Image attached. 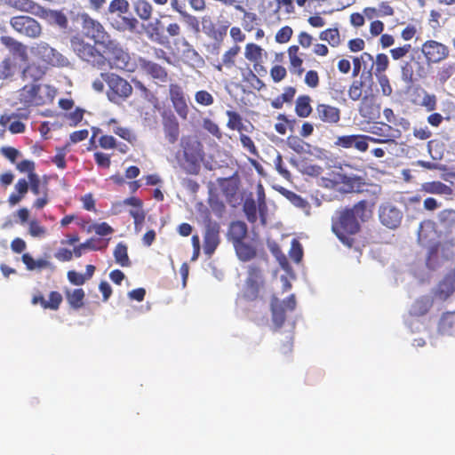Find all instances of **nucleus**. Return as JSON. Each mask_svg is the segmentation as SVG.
Instances as JSON below:
<instances>
[{
    "mask_svg": "<svg viewBox=\"0 0 455 455\" xmlns=\"http://www.w3.org/2000/svg\"><path fill=\"white\" fill-rule=\"evenodd\" d=\"M369 217L367 202L362 200L351 208L337 211L331 219V230L343 244L350 248L355 243L352 235L361 229L358 219L364 222Z\"/></svg>",
    "mask_w": 455,
    "mask_h": 455,
    "instance_id": "nucleus-1",
    "label": "nucleus"
},
{
    "mask_svg": "<svg viewBox=\"0 0 455 455\" xmlns=\"http://www.w3.org/2000/svg\"><path fill=\"white\" fill-rule=\"evenodd\" d=\"M332 188L343 193H364L374 199L381 194L382 188L379 184L365 181L358 176L348 177L345 173H337L334 181H331Z\"/></svg>",
    "mask_w": 455,
    "mask_h": 455,
    "instance_id": "nucleus-2",
    "label": "nucleus"
},
{
    "mask_svg": "<svg viewBox=\"0 0 455 455\" xmlns=\"http://www.w3.org/2000/svg\"><path fill=\"white\" fill-rule=\"evenodd\" d=\"M265 276L263 269L257 264H250L246 267V278L244 280L241 296L248 302H252L261 298V291L265 288Z\"/></svg>",
    "mask_w": 455,
    "mask_h": 455,
    "instance_id": "nucleus-3",
    "label": "nucleus"
},
{
    "mask_svg": "<svg viewBox=\"0 0 455 455\" xmlns=\"http://www.w3.org/2000/svg\"><path fill=\"white\" fill-rule=\"evenodd\" d=\"M95 43L91 44L79 36L75 35L70 38V47L74 53L83 61L92 66L101 67L105 64V56L96 48Z\"/></svg>",
    "mask_w": 455,
    "mask_h": 455,
    "instance_id": "nucleus-4",
    "label": "nucleus"
},
{
    "mask_svg": "<svg viewBox=\"0 0 455 455\" xmlns=\"http://www.w3.org/2000/svg\"><path fill=\"white\" fill-rule=\"evenodd\" d=\"M103 77L108 86L107 96L110 101L119 103L132 94V87L125 79L113 73L103 74Z\"/></svg>",
    "mask_w": 455,
    "mask_h": 455,
    "instance_id": "nucleus-5",
    "label": "nucleus"
},
{
    "mask_svg": "<svg viewBox=\"0 0 455 455\" xmlns=\"http://www.w3.org/2000/svg\"><path fill=\"white\" fill-rule=\"evenodd\" d=\"M204 253L211 256L220 243V226L218 222L212 220L210 212L206 210L204 216Z\"/></svg>",
    "mask_w": 455,
    "mask_h": 455,
    "instance_id": "nucleus-6",
    "label": "nucleus"
},
{
    "mask_svg": "<svg viewBox=\"0 0 455 455\" xmlns=\"http://www.w3.org/2000/svg\"><path fill=\"white\" fill-rule=\"evenodd\" d=\"M297 301L294 294H291L286 299L281 301L278 298L271 299L272 321L276 328H281L286 320V312L293 311Z\"/></svg>",
    "mask_w": 455,
    "mask_h": 455,
    "instance_id": "nucleus-7",
    "label": "nucleus"
},
{
    "mask_svg": "<svg viewBox=\"0 0 455 455\" xmlns=\"http://www.w3.org/2000/svg\"><path fill=\"white\" fill-rule=\"evenodd\" d=\"M33 51L36 56L52 66L67 67L69 64L67 57L44 42L37 44Z\"/></svg>",
    "mask_w": 455,
    "mask_h": 455,
    "instance_id": "nucleus-8",
    "label": "nucleus"
},
{
    "mask_svg": "<svg viewBox=\"0 0 455 455\" xmlns=\"http://www.w3.org/2000/svg\"><path fill=\"white\" fill-rule=\"evenodd\" d=\"M10 24L15 31L28 37H37L42 31L40 24L29 16L12 17Z\"/></svg>",
    "mask_w": 455,
    "mask_h": 455,
    "instance_id": "nucleus-9",
    "label": "nucleus"
},
{
    "mask_svg": "<svg viewBox=\"0 0 455 455\" xmlns=\"http://www.w3.org/2000/svg\"><path fill=\"white\" fill-rule=\"evenodd\" d=\"M81 25L84 36L93 40L95 44H98L108 34L100 21L86 13L81 15Z\"/></svg>",
    "mask_w": 455,
    "mask_h": 455,
    "instance_id": "nucleus-10",
    "label": "nucleus"
},
{
    "mask_svg": "<svg viewBox=\"0 0 455 455\" xmlns=\"http://www.w3.org/2000/svg\"><path fill=\"white\" fill-rule=\"evenodd\" d=\"M379 218L384 226L390 229H394L400 225L403 219V213L395 205L387 203L379 206Z\"/></svg>",
    "mask_w": 455,
    "mask_h": 455,
    "instance_id": "nucleus-11",
    "label": "nucleus"
},
{
    "mask_svg": "<svg viewBox=\"0 0 455 455\" xmlns=\"http://www.w3.org/2000/svg\"><path fill=\"white\" fill-rule=\"evenodd\" d=\"M139 64L141 70L154 79L156 84L167 82L168 73L166 69L159 64L142 58L139 60Z\"/></svg>",
    "mask_w": 455,
    "mask_h": 455,
    "instance_id": "nucleus-12",
    "label": "nucleus"
},
{
    "mask_svg": "<svg viewBox=\"0 0 455 455\" xmlns=\"http://www.w3.org/2000/svg\"><path fill=\"white\" fill-rule=\"evenodd\" d=\"M111 27L118 32H138L139 20L132 16L123 14L116 17H108Z\"/></svg>",
    "mask_w": 455,
    "mask_h": 455,
    "instance_id": "nucleus-13",
    "label": "nucleus"
},
{
    "mask_svg": "<svg viewBox=\"0 0 455 455\" xmlns=\"http://www.w3.org/2000/svg\"><path fill=\"white\" fill-rule=\"evenodd\" d=\"M422 52L428 61L436 63L448 55L447 47L435 41H427L422 46Z\"/></svg>",
    "mask_w": 455,
    "mask_h": 455,
    "instance_id": "nucleus-14",
    "label": "nucleus"
},
{
    "mask_svg": "<svg viewBox=\"0 0 455 455\" xmlns=\"http://www.w3.org/2000/svg\"><path fill=\"white\" fill-rule=\"evenodd\" d=\"M140 172H116L109 177L116 186L123 187L124 184L128 186L129 192L134 194L141 186L140 181L135 180Z\"/></svg>",
    "mask_w": 455,
    "mask_h": 455,
    "instance_id": "nucleus-15",
    "label": "nucleus"
},
{
    "mask_svg": "<svg viewBox=\"0 0 455 455\" xmlns=\"http://www.w3.org/2000/svg\"><path fill=\"white\" fill-rule=\"evenodd\" d=\"M370 138L363 135H346L338 137L336 145L349 148H355L359 151H365L368 148L367 140Z\"/></svg>",
    "mask_w": 455,
    "mask_h": 455,
    "instance_id": "nucleus-16",
    "label": "nucleus"
},
{
    "mask_svg": "<svg viewBox=\"0 0 455 455\" xmlns=\"http://www.w3.org/2000/svg\"><path fill=\"white\" fill-rule=\"evenodd\" d=\"M217 181L222 194L228 199H230L235 196L240 185L238 172H234L233 175L228 178L218 179Z\"/></svg>",
    "mask_w": 455,
    "mask_h": 455,
    "instance_id": "nucleus-17",
    "label": "nucleus"
},
{
    "mask_svg": "<svg viewBox=\"0 0 455 455\" xmlns=\"http://www.w3.org/2000/svg\"><path fill=\"white\" fill-rule=\"evenodd\" d=\"M183 45L185 47L182 51L184 62L194 68H202L205 64L203 57L188 41L184 40Z\"/></svg>",
    "mask_w": 455,
    "mask_h": 455,
    "instance_id": "nucleus-18",
    "label": "nucleus"
},
{
    "mask_svg": "<svg viewBox=\"0 0 455 455\" xmlns=\"http://www.w3.org/2000/svg\"><path fill=\"white\" fill-rule=\"evenodd\" d=\"M455 291V274L447 275L438 284L435 296L440 300H446Z\"/></svg>",
    "mask_w": 455,
    "mask_h": 455,
    "instance_id": "nucleus-19",
    "label": "nucleus"
},
{
    "mask_svg": "<svg viewBox=\"0 0 455 455\" xmlns=\"http://www.w3.org/2000/svg\"><path fill=\"white\" fill-rule=\"evenodd\" d=\"M180 145L186 156L196 158L201 156L203 146L196 137L183 136Z\"/></svg>",
    "mask_w": 455,
    "mask_h": 455,
    "instance_id": "nucleus-20",
    "label": "nucleus"
},
{
    "mask_svg": "<svg viewBox=\"0 0 455 455\" xmlns=\"http://www.w3.org/2000/svg\"><path fill=\"white\" fill-rule=\"evenodd\" d=\"M163 125L166 140L169 143L174 144L180 136V126L176 117L173 115L165 116Z\"/></svg>",
    "mask_w": 455,
    "mask_h": 455,
    "instance_id": "nucleus-21",
    "label": "nucleus"
},
{
    "mask_svg": "<svg viewBox=\"0 0 455 455\" xmlns=\"http://www.w3.org/2000/svg\"><path fill=\"white\" fill-rule=\"evenodd\" d=\"M316 114L321 121L329 124H336L340 118L339 109L326 104H319L316 108Z\"/></svg>",
    "mask_w": 455,
    "mask_h": 455,
    "instance_id": "nucleus-22",
    "label": "nucleus"
},
{
    "mask_svg": "<svg viewBox=\"0 0 455 455\" xmlns=\"http://www.w3.org/2000/svg\"><path fill=\"white\" fill-rule=\"evenodd\" d=\"M106 60H108L113 68L126 69L129 66L130 55L124 50L122 45H120L109 57H105V61Z\"/></svg>",
    "mask_w": 455,
    "mask_h": 455,
    "instance_id": "nucleus-23",
    "label": "nucleus"
},
{
    "mask_svg": "<svg viewBox=\"0 0 455 455\" xmlns=\"http://www.w3.org/2000/svg\"><path fill=\"white\" fill-rule=\"evenodd\" d=\"M273 188L285 196L294 206L303 210L307 214L309 213L310 204L306 199L281 186L274 185Z\"/></svg>",
    "mask_w": 455,
    "mask_h": 455,
    "instance_id": "nucleus-24",
    "label": "nucleus"
},
{
    "mask_svg": "<svg viewBox=\"0 0 455 455\" xmlns=\"http://www.w3.org/2000/svg\"><path fill=\"white\" fill-rule=\"evenodd\" d=\"M233 246L238 259L243 262L251 261L257 256L256 247L251 243L244 242V240L235 243Z\"/></svg>",
    "mask_w": 455,
    "mask_h": 455,
    "instance_id": "nucleus-25",
    "label": "nucleus"
},
{
    "mask_svg": "<svg viewBox=\"0 0 455 455\" xmlns=\"http://www.w3.org/2000/svg\"><path fill=\"white\" fill-rule=\"evenodd\" d=\"M248 234V228L245 222L241 220L233 221L229 225L228 238L233 245L243 241Z\"/></svg>",
    "mask_w": 455,
    "mask_h": 455,
    "instance_id": "nucleus-26",
    "label": "nucleus"
},
{
    "mask_svg": "<svg viewBox=\"0 0 455 455\" xmlns=\"http://www.w3.org/2000/svg\"><path fill=\"white\" fill-rule=\"evenodd\" d=\"M4 4L20 12H30L36 14L41 6L33 0H4Z\"/></svg>",
    "mask_w": 455,
    "mask_h": 455,
    "instance_id": "nucleus-27",
    "label": "nucleus"
},
{
    "mask_svg": "<svg viewBox=\"0 0 455 455\" xmlns=\"http://www.w3.org/2000/svg\"><path fill=\"white\" fill-rule=\"evenodd\" d=\"M142 28L149 40L158 44L164 43L160 20L156 19L147 24H142Z\"/></svg>",
    "mask_w": 455,
    "mask_h": 455,
    "instance_id": "nucleus-28",
    "label": "nucleus"
},
{
    "mask_svg": "<svg viewBox=\"0 0 455 455\" xmlns=\"http://www.w3.org/2000/svg\"><path fill=\"white\" fill-rule=\"evenodd\" d=\"M56 94L54 88L48 84H37L36 100H32V105L41 106L51 102Z\"/></svg>",
    "mask_w": 455,
    "mask_h": 455,
    "instance_id": "nucleus-29",
    "label": "nucleus"
},
{
    "mask_svg": "<svg viewBox=\"0 0 455 455\" xmlns=\"http://www.w3.org/2000/svg\"><path fill=\"white\" fill-rule=\"evenodd\" d=\"M438 331L442 335H452L455 333V312L443 314L438 323Z\"/></svg>",
    "mask_w": 455,
    "mask_h": 455,
    "instance_id": "nucleus-30",
    "label": "nucleus"
},
{
    "mask_svg": "<svg viewBox=\"0 0 455 455\" xmlns=\"http://www.w3.org/2000/svg\"><path fill=\"white\" fill-rule=\"evenodd\" d=\"M107 247V243H103L100 239L90 238L84 243L74 247V255L79 258L85 250L99 251Z\"/></svg>",
    "mask_w": 455,
    "mask_h": 455,
    "instance_id": "nucleus-31",
    "label": "nucleus"
},
{
    "mask_svg": "<svg viewBox=\"0 0 455 455\" xmlns=\"http://www.w3.org/2000/svg\"><path fill=\"white\" fill-rule=\"evenodd\" d=\"M433 306V299L429 297H421L414 301L410 309V314L413 316H422L426 315Z\"/></svg>",
    "mask_w": 455,
    "mask_h": 455,
    "instance_id": "nucleus-32",
    "label": "nucleus"
},
{
    "mask_svg": "<svg viewBox=\"0 0 455 455\" xmlns=\"http://www.w3.org/2000/svg\"><path fill=\"white\" fill-rule=\"evenodd\" d=\"M421 190L428 194L447 195L452 194V189L450 186L442 183L441 181H429L421 185Z\"/></svg>",
    "mask_w": 455,
    "mask_h": 455,
    "instance_id": "nucleus-33",
    "label": "nucleus"
},
{
    "mask_svg": "<svg viewBox=\"0 0 455 455\" xmlns=\"http://www.w3.org/2000/svg\"><path fill=\"white\" fill-rule=\"evenodd\" d=\"M65 295L68 303L73 309L77 310L84 307L85 292L82 288H77L73 291L67 290Z\"/></svg>",
    "mask_w": 455,
    "mask_h": 455,
    "instance_id": "nucleus-34",
    "label": "nucleus"
},
{
    "mask_svg": "<svg viewBox=\"0 0 455 455\" xmlns=\"http://www.w3.org/2000/svg\"><path fill=\"white\" fill-rule=\"evenodd\" d=\"M130 4L127 0H112L106 14L111 17L121 16L129 12Z\"/></svg>",
    "mask_w": 455,
    "mask_h": 455,
    "instance_id": "nucleus-35",
    "label": "nucleus"
},
{
    "mask_svg": "<svg viewBox=\"0 0 455 455\" xmlns=\"http://www.w3.org/2000/svg\"><path fill=\"white\" fill-rule=\"evenodd\" d=\"M259 210L258 203L250 194L244 200L243 204V211L250 223H255L258 220L257 211Z\"/></svg>",
    "mask_w": 455,
    "mask_h": 455,
    "instance_id": "nucleus-36",
    "label": "nucleus"
},
{
    "mask_svg": "<svg viewBox=\"0 0 455 455\" xmlns=\"http://www.w3.org/2000/svg\"><path fill=\"white\" fill-rule=\"evenodd\" d=\"M1 42L5 46L9 47L15 54H17L20 60H25L27 59V49L21 43H19L15 39L10 36H2Z\"/></svg>",
    "mask_w": 455,
    "mask_h": 455,
    "instance_id": "nucleus-37",
    "label": "nucleus"
},
{
    "mask_svg": "<svg viewBox=\"0 0 455 455\" xmlns=\"http://www.w3.org/2000/svg\"><path fill=\"white\" fill-rule=\"evenodd\" d=\"M116 262L121 267H130L131 260L128 256L127 245L124 243H118L113 252Z\"/></svg>",
    "mask_w": 455,
    "mask_h": 455,
    "instance_id": "nucleus-38",
    "label": "nucleus"
},
{
    "mask_svg": "<svg viewBox=\"0 0 455 455\" xmlns=\"http://www.w3.org/2000/svg\"><path fill=\"white\" fill-rule=\"evenodd\" d=\"M134 12L142 20H148L151 18L153 7L146 0H137L133 4Z\"/></svg>",
    "mask_w": 455,
    "mask_h": 455,
    "instance_id": "nucleus-39",
    "label": "nucleus"
},
{
    "mask_svg": "<svg viewBox=\"0 0 455 455\" xmlns=\"http://www.w3.org/2000/svg\"><path fill=\"white\" fill-rule=\"evenodd\" d=\"M98 45L103 48V52H101L105 57H109L117 47L121 45V44L111 37L109 34H108L102 40L100 41Z\"/></svg>",
    "mask_w": 455,
    "mask_h": 455,
    "instance_id": "nucleus-40",
    "label": "nucleus"
},
{
    "mask_svg": "<svg viewBox=\"0 0 455 455\" xmlns=\"http://www.w3.org/2000/svg\"><path fill=\"white\" fill-rule=\"evenodd\" d=\"M308 96H299L296 100V113L300 117H307L310 115L312 108L309 104Z\"/></svg>",
    "mask_w": 455,
    "mask_h": 455,
    "instance_id": "nucleus-41",
    "label": "nucleus"
},
{
    "mask_svg": "<svg viewBox=\"0 0 455 455\" xmlns=\"http://www.w3.org/2000/svg\"><path fill=\"white\" fill-rule=\"evenodd\" d=\"M37 84L26 85L20 91V100L25 104L32 105V100H36Z\"/></svg>",
    "mask_w": 455,
    "mask_h": 455,
    "instance_id": "nucleus-42",
    "label": "nucleus"
},
{
    "mask_svg": "<svg viewBox=\"0 0 455 455\" xmlns=\"http://www.w3.org/2000/svg\"><path fill=\"white\" fill-rule=\"evenodd\" d=\"M320 39L327 41L331 46H337L340 43L339 33L337 28H330L321 32Z\"/></svg>",
    "mask_w": 455,
    "mask_h": 455,
    "instance_id": "nucleus-43",
    "label": "nucleus"
},
{
    "mask_svg": "<svg viewBox=\"0 0 455 455\" xmlns=\"http://www.w3.org/2000/svg\"><path fill=\"white\" fill-rule=\"evenodd\" d=\"M28 182L33 194L39 195L47 190L46 184H41L40 179L36 172H28Z\"/></svg>",
    "mask_w": 455,
    "mask_h": 455,
    "instance_id": "nucleus-44",
    "label": "nucleus"
},
{
    "mask_svg": "<svg viewBox=\"0 0 455 455\" xmlns=\"http://www.w3.org/2000/svg\"><path fill=\"white\" fill-rule=\"evenodd\" d=\"M62 296L59 291H51L49 294V300H45L44 305V309L58 310L62 303Z\"/></svg>",
    "mask_w": 455,
    "mask_h": 455,
    "instance_id": "nucleus-45",
    "label": "nucleus"
},
{
    "mask_svg": "<svg viewBox=\"0 0 455 455\" xmlns=\"http://www.w3.org/2000/svg\"><path fill=\"white\" fill-rule=\"evenodd\" d=\"M370 61H373V57L368 52H363L360 57H355L353 59L354 69H353V76H357L361 68L363 65H366V63Z\"/></svg>",
    "mask_w": 455,
    "mask_h": 455,
    "instance_id": "nucleus-46",
    "label": "nucleus"
},
{
    "mask_svg": "<svg viewBox=\"0 0 455 455\" xmlns=\"http://www.w3.org/2000/svg\"><path fill=\"white\" fill-rule=\"evenodd\" d=\"M169 96L172 104L186 99L182 88L177 84H171L169 85Z\"/></svg>",
    "mask_w": 455,
    "mask_h": 455,
    "instance_id": "nucleus-47",
    "label": "nucleus"
},
{
    "mask_svg": "<svg viewBox=\"0 0 455 455\" xmlns=\"http://www.w3.org/2000/svg\"><path fill=\"white\" fill-rule=\"evenodd\" d=\"M257 203L259 207V212L263 218L264 212L267 210V203H266V194L263 188V185L260 181L257 184Z\"/></svg>",
    "mask_w": 455,
    "mask_h": 455,
    "instance_id": "nucleus-48",
    "label": "nucleus"
},
{
    "mask_svg": "<svg viewBox=\"0 0 455 455\" xmlns=\"http://www.w3.org/2000/svg\"><path fill=\"white\" fill-rule=\"evenodd\" d=\"M388 58L384 53H379L376 57L375 62L372 61L371 63V68H373L374 64L376 66L375 69V75L379 76L382 72H384L387 67H388Z\"/></svg>",
    "mask_w": 455,
    "mask_h": 455,
    "instance_id": "nucleus-49",
    "label": "nucleus"
},
{
    "mask_svg": "<svg viewBox=\"0 0 455 455\" xmlns=\"http://www.w3.org/2000/svg\"><path fill=\"white\" fill-rule=\"evenodd\" d=\"M289 256L296 263L300 262L302 259L303 249L299 242L296 239H293L291 242Z\"/></svg>",
    "mask_w": 455,
    "mask_h": 455,
    "instance_id": "nucleus-50",
    "label": "nucleus"
},
{
    "mask_svg": "<svg viewBox=\"0 0 455 455\" xmlns=\"http://www.w3.org/2000/svg\"><path fill=\"white\" fill-rule=\"evenodd\" d=\"M262 49L254 44H248L245 48V58L251 61H257L261 58Z\"/></svg>",
    "mask_w": 455,
    "mask_h": 455,
    "instance_id": "nucleus-51",
    "label": "nucleus"
},
{
    "mask_svg": "<svg viewBox=\"0 0 455 455\" xmlns=\"http://www.w3.org/2000/svg\"><path fill=\"white\" fill-rule=\"evenodd\" d=\"M455 74V64H444L438 71V79L442 84H444L452 75Z\"/></svg>",
    "mask_w": 455,
    "mask_h": 455,
    "instance_id": "nucleus-52",
    "label": "nucleus"
},
{
    "mask_svg": "<svg viewBox=\"0 0 455 455\" xmlns=\"http://www.w3.org/2000/svg\"><path fill=\"white\" fill-rule=\"evenodd\" d=\"M287 145L290 148L297 153H303L306 151V147L308 145L297 136H291L287 139Z\"/></svg>",
    "mask_w": 455,
    "mask_h": 455,
    "instance_id": "nucleus-53",
    "label": "nucleus"
},
{
    "mask_svg": "<svg viewBox=\"0 0 455 455\" xmlns=\"http://www.w3.org/2000/svg\"><path fill=\"white\" fill-rule=\"evenodd\" d=\"M43 75V69L36 65H29L23 70V76L27 79L29 78L34 81L40 79Z\"/></svg>",
    "mask_w": 455,
    "mask_h": 455,
    "instance_id": "nucleus-54",
    "label": "nucleus"
},
{
    "mask_svg": "<svg viewBox=\"0 0 455 455\" xmlns=\"http://www.w3.org/2000/svg\"><path fill=\"white\" fill-rule=\"evenodd\" d=\"M363 86V83L362 81L355 80L352 83L348 89V96L352 100L356 101L361 98Z\"/></svg>",
    "mask_w": 455,
    "mask_h": 455,
    "instance_id": "nucleus-55",
    "label": "nucleus"
},
{
    "mask_svg": "<svg viewBox=\"0 0 455 455\" xmlns=\"http://www.w3.org/2000/svg\"><path fill=\"white\" fill-rule=\"evenodd\" d=\"M195 100L202 106H211L214 101L212 95L204 90L198 91L195 95Z\"/></svg>",
    "mask_w": 455,
    "mask_h": 455,
    "instance_id": "nucleus-56",
    "label": "nucleus"
},
{
    "mask_svg": "<svg viewBox=\"0 0 455 455\" xmlns=\"http://www.w3.org/2000/svg\"><path fill=\"white\" fill-rule=\"evenodd\" d=\"M130 215L133 219L134 228L136 231H140L145 220V212L142 209L131 210Z\"/></svg>",
    "mask_w": 455,
    "mask_h": 455,
    "instance_id": "nucleus-57",
    "label": "nucleus"
},
{
    "mask_svg": "<svg viewBox=\"0 0 455 455\" xmlns=\"http://www.w3.org/2000/svg\"><path fill=\"white\" fill-rule=\"evenodd\" d=\"M50 17L52 20L57 24L61 28H66L68 27V19L66 15L59 11H52L50 13Z\"/></svg>",
    "mask_w": 455,
    "mask_h": 455,
    "instance_id": "nucleus-58",
    "label": "nucleus"
},
{
    "mask_svg": "<svg viewBox=\"0 0 455 455\" xmlns=\"http://www.w3.org/2000/svg\"><path fill=\"white\" fill-rule=\"evenodd\" d=\"M292 36L291 28L285 26L282 28L275 35V41L279 44L287 43Z\"/></svg>",
    "mask_w": 455,
    "mask_h": 455,
    "instance_id": "nucleus-59",
    "label": "nucleus"
},
{
    "mask_svg": "<svg viewBox=\"0 0 455 455\" xmlns=\"http://www.w3.org/2000/svg\"><path fill=\"white\" fill-rule=\"evenodd\" d=\"M203 127L204 130H206L212 135H213L219 139L221 137V132L220 131L219 126L211 119L204 118L203 121Z\"/></svg>",
    "mask_w": 455,
    "mask_h": 455,
    "instance_id": "nucleus-60",
    "label": "nucleus"
},
{
    "mask_svg": "<svg viewBox=\"0 0 455 455\" xmlns=\"http://www.w3.org/2000/svg\"><path fill=\"white\" fill-rule=\"evenodd\" d=\"M68 281L74 285H83L87 280L81 273L75 270H69L67 274Z\"/></svg>",
    "mask_w": 455,
    "mask_h": 455,
    "instance_id": "nucleus-61",
    "label": "nucleus"
},
{
    "mask_svg": "<svg viewBox=\"0 0 455 455\" xmlns=\"http://www.w3.org/2000/svg\"><path fill=\"white\" fill-rule=\"evenodd\" d=\"M172 106L180 117H181L182 119L188 118L189 109L186 99L172 104Z\"/></svg>",
    "mask_w": 455,
    "mask_h": 455,
    "instance_id": "nucleus-62",
    "label": "nucleus"
},
{
    "mask_svg": "<svg viewBox=\"0 0 455 455\" xmlns=\"http://www.w3.org/2000/svg\"><path fill=\"white\" fill-rule=\"evenodd\" d=\"M402 79L406 84H410L413 80V68L409 62H405L402 66Z\"/></svg>",
    "mask_w": 455,
    "mask_h": 455,
    "instance_id": "nucleus-63",
    "label": "nucleus"
},
{
    "mask_svg": "<svg viewBox=\"0 0 455 455\" xmlns=\"http://www.w3.org/2000/svg\"><path fill=\"white\" fill-rule=\"evenodd\" d=\"M46 230L36 220H31L29 223V234L34 237H40L44 235Z\"/></svg>",
    "mask_w": 455,
    "mask_h": 455,
    "instance_id": "nucleus-64",
    "label": "nucleus"
}]
</instances>
